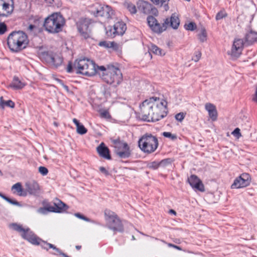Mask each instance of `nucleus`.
<instances>
[{"label":"nucleus","mask_w":257,"mask_h":257,"mask_svg":"<svg viewBox=\"0 0 257 257\" xmlns=\"http://www.w3.org/2000/svg\"><path fill=\"white\" fill-rule=\"evenodd\" d=\"M65 20L60 13H53L45 19L43 26L50 33H58L62 31Z\"/></svg>","instance_id":"39448f33"},{"label":"nucleus","mask_w":257,"mask_h":257,"mask_svg":"<svg viewBox=\"0 0 257 257\" xmlns=\"http://www.w3.org/2000/svg\"><path fill=\"white\" fill-rule=\"evenodd\" d=\"M25 84L22 82L17 77H14L10 86L14 89H20L23 88Z\"/></svg>","instance_id":"bb28decb"},{"label":"nucleus","mask_w":257,"mask_h":257,"mask_svg":"<svg viewBox=\"0 0 257 257\" xmlns=\"http://www.w3.org/2000/svg\"><path fill=\"white\" fill-rule=\"evenodd\" d=\"M11 225L14 230L21 233V234L25 230V228H24L22 225L17 223H13Z\"/></svg>","instance_id":"f704fd0d"},{"label":"nucleus","mask_w":257,"mask_h":257,"mask_svg":"<svg viewBox=\"0 0 257 257\" xmlns=\"http://www.w3.org/2000/svg\"><path fill=\"white\" fill-rule=\"evenodd\" d=\"M232 134L238 139L241 136L240 133V129L238 127L234 129V130L232 132Z\"/></svg>","instance_id":"c03bdc74"},{"label":"nucleus","mask_w":257,"mask_h":257,"mask_svg":"<svg viewBox=\"0 0 257 257\" xmlns=\"http://www.w3.org/2000/svg\"><path fill=\"white\" fill-rule=\"evenodd\" d=\"M111 142L113 144L115 148L116 154L120 158H127L131 156V151L127 144L121 141L119 138L116 139L111 138Z\"/></svg>","instance_id":"1a4fd4ad"},{"label":"nucleus","mask_w":257,"mask_h":257,"mask_svg":"<svg viewBox=\"0 0 257 257\" xmlns=\"http://www.w3.org/2000/svg\"><path fill=\"white\" fill-rule=\"evenodd\" d=\"M74 215L77 218L82 219L85 221L91 222V220L89 218L84 216V215L79 213H76L74 214Z\"/></svg>","instance_id":"a19ab883"},{"label":"nucleus","mask_w":257,"mask_h":257,"mask_svg":"<svg viewBox=\"0 0 257 257\" xmlns=\"http://www.w3.org/2000/svg\"><path fill=\"white\" fill-rule=\"evenodd\" d=\"M73 122L76 125V128L78 127V125H79L81 124L76 118H73Z\"/></svg>","instance_id":"4d7b16f0"},{"label":"nucleus","mask_w":257,"mask_h":257,"mask_svg":"<svg viewBox=\"0 0 257 257\" xmlns=\"http://www.w3.org/2000/svg\"><path fill=\"white\" fill-rule=\"evenodd\" d=\"M53 204V206H49L39 208L38 212L42 214H45L47 212L62 213L66 211L69 208L67 205L58 198L54 199Z\"/></svg>","instance_id":"9b49d317"},{"label":"nucleus","mask_w":257,"mask_h":257,"mask_svg":"<svg viewBox=\"0 0 257 257\" xmlns=\"http://www.w3.org/2000/svg\"><path fill=\"white\" fill-rule=\"evenodd\" d=\"M97 69L101 79L107 84L116 87L122 81V74L118 68L113 65L108 66L107 68L100 66H97Z\"/></svg>","instance_id":"f03ea898"},{"label":"nucleus","mask_w":257,"mask_h":257,"mask_svg":"<svg viewBox=\"0 0 257 257\" xmlns=\"http://www.w3.org/2000/svg\"><path fill=\"white\" fill-rule=\"evenodd\" d=\"M159 166H160L159 163L153 162L150 164V168H153V169H157Z\"/></svg>","instance_id":"603ef678"},{"label":"nucleus","mask_w":257,"mask_h":257,"mask_svg":"<svg viewBox=\"0 0 257 257\" xmlns=\"http://www.w3.org/2000/svg\"><path fill=\"white\" fill-rule=\"evenodd\" d=\"M243 40L248 45L252 44L257 41V32L252 30L247 31Z\"/></svg>","instance_id":"4be33fe9"},{"label":"nucleus","mask_w":257,"mask_h":257,"mask_svg":"<svg viewBox=\"0 0 257 257\" xmlns=\"http://www.w3.org/2000/svg\"><path fill=\"white\" fill-rule=\"evenodd\" d=\"M100 116L102 117L108 118L110 117V114L108 111L103 110L100 112Z\"/></svg>","instance_id":"de8ad7c7"},{"label":"nucleus","mask_w":257,"mask_h":257,"mask_svg":"<svg viewBox=\"0 0 257 257\" xmlns=\"http://www.w3.org/2000/svg\"><path fill=\"white\" fill-rule=\"evenodd\" d=\"M201 56V53L200 51H197L195 53V56L192 58V60L195 62H198L200 59Z\"/></svg>","instance_id":"a18cd8bd"},{"label":"nucleus","mask_w":257,"mask_h":257,"mask_svg":"<svg viewBox=\"0 0 257 257\" xmlns=\"http://www.w3.org/2000/svg\"><path fill=\"white\" fill-rule=\"evenodd\" d=\"M246 44L241 39H235L232 46L231 55L233 57H238L241 54L244 45Z\"/></svg>","instance_id":"a211bd4d"},{"label":"nucleus","mask_w":257,"mask_h":257,"mask_svg":"<svg viewBox=\"0 0 257 257\" xmlns=\"http://www.w3.org/2000/svg\"><path fill=\"white\" fill-rule=\"evenodd\" d=\"M0 197H2L4 200H5L6 201L7 200V198H8V197H7L6 196L4 195L3 194H2L1 192H0Z\"/></svg>","instance_id":"052dcab7"},{"label":"nucleus","mask_w":257,"mask_h":257,"mask_svg":"<svg viewBox=\"0 0 257 257\" xmlns=\"http://www.w3.org/2000/svg\"><path fill=\"white\" fill-rule=\"evenodd\" d=\"M252 100L257 103V87L256 88L255 93L252 96Z\"/></svg>","instance_id":"6e6d98bb"},{"label":"nucleus","mask_w":257,"mask_h":257,"mask_svg":"<svg viewBox=\"0 0 257 257\" xmlns=\"http://www.w3.org/2000/svg\"><path fill=\"white\" fill-rule=\"evenodd\" d=\"M153 4L156 5H160L164 6L165 11H168L169 9L168 2L169 0H150Z\"/></svg>","instance_id":"c756f323"},{"label":"nucleus","mask_w":257,"mask_h":257,"mask_svg":"<svg viewBox=\"0 0 257 257\" xmlns=\"http://www.w3.org/2000/svg\"><path fill=\"white\" fill-rule=\"evenodd\" d=\"M73 68L74 67H73L72 63L69 62L66 68L67 72L68 73H72L73 72Z\"/></svg>","instance_id":"3c124183"},{"label":"nucleus","mask_w":257,"mask_h":257,"mask_svg":"<svg viewBox=\"0 0 257 257\" xmlns=\"http://www.w3.org/2000/svg\"><path fill=\"white\" fill-rule=\"evenodd\" d=\"M172 163V160L170 158H168L166 159H164L159 162V164L160 166L165 167L169 164H171Z\"/></svg>","instance_id":"58836bf2"},{"label":"nucleus","mask_w":257,"mask_h":257,"mask_svg":"<svg viewBox=\"0 0 257 257\" xmlns=\"http://www.w3.org/2000/svg\"><path fill=\"white\" fill-rule=\"evenodd\" d=\"M225 13L222 12H220L217 14L216 15V19L217 20H219L222 19L224 17H225Z\"/></svg>","instance_id":"8fccbe9b"},{"label":"nucleus","mask_w":257,"mask_h":257,"mask_svg":"<svg viewBox=\"0 0 257 257\" xmlns=\"http://www.w3.org/2000/svg\"><path fill=\"white\" fill-rule=\"evenodd\" d=\"M140 149L144 153L151 154L158 147L159 142L157 138L150 133L143 135L138 141Z\"/></svg>","instance_id":"0eeeda50"},{"label":"nucleus","mask_w":257,"mask_h":257,"mask_svg":"<svg viewBox=\"0 0 257 257\" xmlns=\"http://www.w3.org/2000/svg\"><path fill=\"white\" fill-rule=\"evenodd\" d=\"M205 109L208 112L209 117L212 121H215L217 118V111L215 106L210 103H207L205 105Z\"/></svg>","instance_id":"b1692460"},{"label":"nucleus","mask_w":257,"mask_h":257,"mask_svg":"<svg viewBox=\"0 0 257 257\" xmlns=\"http://www.w3.org/2000/svg\"><path fill=\"white\" fill-rule=\"evenodd\" d=\"M124 6L127 9V10L131 13L132 14H135L137 12V9L135 5L133 4L125 2L124 3Z\"/></svg>","instance_id":"7c9ffc66"},{"label":"nucleus","mask_w":257,"mask_h":257,"mask_svg":"<svg viewBox=\"0 0 257 257\" xmlns=\"http://www.w3.org/2000/svg\"><path fill=\"white\" fill-rule=\"evenodd\" d=\"M147 23L150 29L157 34H161L168 27L177 29L180 24V20L175 14H173L170 18H166L161 25L157 19L152 16L147 17Z\"/></svg>","instance_id":"7ed1b4c3"},{"label":"nucleus","mask_w":257,"mask_h":257,"mask_svg":"<svg viewBox=\"0 0 257 257\" xmlns=\"http://www.w3.org/2000/svg\"><path fill=\"white\" fill-rule=\"evenodd\" d=\"M38 21H39V20H35V23H38Z\"/></svg>","instance_id":"69168bd1"},{"label":"nucleus","mask_w":257,"mask_h":257,"mask_svg":"<svg viewBox=\"0 0 257 257\" xmlns=\"http://www.w3.org/2000/svg\"><path fill=\"white\" fill-rule=\"evenodd\" d=\"M188 182L193 188L201 192H204L205 191L203 184L196 175H191L190 177L188 178Z\"/></svg>","instance_id":"6ab92c4d"},{"label":"nucleus","mask_w":257,"mask_h":257,"mask_svg":"<svg viewBox=\"0 0 257 257\" xmlns=\"http://www.w3.org/2000/svg\"><path fill=\"white\" fill-rule=\"evenodd\" d=\"M29 40L27 35L23 31H14L7 38V44L11 51L18 52L27 48Z\"/></svg>","instance_id":"20e7f679"},{"label":"nucleus","mask_w":257,"mask_h":257,"mask_svg":"<svg viewBox=\"0 0 257 257\" xmlns=\"http://www.w3.org/2000/svg\"><path fill=\"white\" fill-rule=\"evenodd\" d=\"M75 248H76V249H77V250H79V249H81V245H76V246H75Z\"/></svg>","instance_id":"0e129e2a"},{"label":"nucleus","mask_w":257,"mask_h":257,"mask_svg":"<svg viewBox=\"0 0 257 257\" xmlns=\"http://www.w3.org/2000/svg\"><path fill=\"white\" fill-rule=\"evenodd\" d=\"M167 102L157 97L144 100L140 105L142 119L147 121H157L167 114Z\"/></svg>","instance_id":"f257e3e1"},{"label":"nucleus","mask_w":257,"mask_h":257,"mask_svg":"<svg viewBox=\"0 0 257 257\" xmlns=\"http://www.w3.org/2000/svg\"><path fill=\"white\" fill-rule=\"evenodd\" d=\"M45 1L53 7H59L61 5L60 0H45Z\"/></svg>","instance_id":"e433bc0d"},{"label":"nucleus","mask_w":257,"mask_h":257,"mask_svg":"<svg viewBox=\"0 0 257 257\" xmlns=\"http://www.w3.org/2000/svg\"><path fill=\"white\" fill-rule=\"evenodd\" d=\"M106 35L111 38H114L116 35L122 36L126 30V26L122 21L117 22L112 26H108L106 28Z\"/></svg>","instance_id":"f8f14e48"},{"label":"nucleus","mask_w":257,"mask_h":257,"mask_svg":"<svg viewBox=\"0 0 257 257\" xmlns=\"http://www.w3.org/2000/svg\"><path fill=\"white\" fill-rule=\"evenodd\" d=\"M22 237L28 240L33 244H38V240L39 238L29 228L25 229L24 231L21 233Z\"/></svg>","instance_id":"aec40b11"},{"label":"nucleus","mask_w":257,"mask_h":257,"mask_svg":"<svg viewBox=\"0 0 257 257\" xmlns=\"http://www.w3.org/2000/svg\"><path fill=\"white\" fill-rule=\"evenodd\" d=\"M162 135L167 138L170 139L172 141H175L177 139V136L175 134H172L170 132H165L162 133Z\"/></svg>","instance_id":"72a5a7b5"},{"label":"nucleus","mask_w":257,"mask_h":257,"mask_svg":"<svg viewBox=\"0 0 257 257\" xmlns=\"http://www.w3.org/2000/svg\"><path fill=\"white\" fill-rule=\"evenodd\" d=\"M90 25L91 21L88 19H81L77 23L78 31L81 36L85 39L90 37Z\"/></svg>","instance_id":"4468645a"},{"label":"nucleus","mask_w":257,"mask_h":257,"mask_svg":"<svg viewBox=\"0 0 257 257\" xmlns=\"http://www.w3.org/2000/svg\"><path fill=\"white\" fill-rule=\"evenodd\" d=\"M59 81L61 83V84H62V86H63V87L64 88V89L67 91V92H69V87L68 86H67L66 85L64 84L63 82H62V81L61 80H59Z\"/></svg>","instance_id":"5fc2aeb1"},{"label":"nucleus","mask_w":257,"mask_h":257,"mask_svg":"<svg viewBox=\"0 0 257 257\" xmlns=\"http://www.w3.org/2000/svg\"><path fill=\"white\" fill-rule=\"evenodd\" d=\"M39 58L46 63L51 64L55 67L60 66L63 62V59L59 56L54 54L51 51H42L38 53Z\"/></svg>","instance_id":"9d476101"},{"label":"nucleus","mask_w":257,"mask_h":257,"mask_svg":"<svg viewBox=\"0 0 257 257\" xmlns=\"http://www.w3.org/2000/svg\"><path fill=\"white\" fill-rule=\"evenodd\" d=\"M39 172L43 176L47 175L48 170L45 167L40 166L39 167Z\"/></svg>","instance_id":"79ce46f5"},{"label":"nucleus","mask_w":257,"mask_h":257,"mask_svg":"<svg viewBox=\"0 0 257 257\" xmlns=\"http://www.w3.org/2000/svg\"><path fill=\"white\" fill-rule=\"evenodd\" d=\"M97 66L93 61L86 58L77 59L74 63V69L76 70V73L87 76H94L98 72Z\"/></svg>","instance_id":"423d86ee"},{"label":"nucleus","mask_w":257,"mask_h":257,"mask_svg":"<svg viewBox=\"0 0 257 257\" xmlns=\"http://www.w3.org/2000/svg\"><path fill=\"white\" fill-rule=\"evenodd\" d=\"M107 226L114 232H122L124 231L123 225L117 215L110 210L104 212Z\"/></svg>","instance_id":"6e6552de"},{"label":"nucleus","mask_w":257,"mask_h":257,"mask_svg":"<svg viewBox=\"0 0 257 257\" xmlns=\"http://www.w3.org/2000/svg\"><path fill=\"white\" fill-rule=\"evenodd\" d=\"M186 113L184 112H180L175 115V118L177 120L181 122L185 116Z\"/></svg>","instance_id":"ea45409f"},{"label":"nucleus","mask_w":257,"mask_h":257,"mask_svg":"<svg viewBox=\"0 0 257 257\" xmlns=\"http://www.w3.org/2000/svg\"><path fill=\"white\" fill-rule=\"evenodd\" d=\"M91 12L95 17H102L106 19L111 18L113 13L110 7L108 6L101 7L98 5L93 6Z\"/></svg>","instance_id":"ddd939ff"},{"label":"nucleus","mask_w":257,"mask_h":257,"mask_svg":"<svg viewBox=\"0 0 257 257\" xmlns=\"http://www.w3.org/2000/svg\"><path fill=\"white\" fill-rule=\"evenodd\" d=\"M172 247H173L175 248H176L178 250H181V248L180 246L176 245H172Z\"/></svg>","instance_id":"680f3d73"},{"label":"nucleus","mask_w":257,"mask_h":257,"mask_svg":"<svg viewBox=\"0 0 257 257\" xmlns=\"http://www.w3.org/2000/svg\"><path fill=\"white\" fill-rule=\"evenodd\" d=\"M59 254L60 255H62L64 257H70L69 256H68V255H67L66 253L63 252L61 250H60V252L59 253Z\"/></svg>","instance_id":"bf43d9fd"},{"label":"nucleus","mask_w":257,"mask_h":257,"mask_svg":"<svg viewBox=\"0 0 257 257\" xmlns=\"http://www.w3.org/2000/svg\"><path fill=\"white\" fill-rule=\"evenodd\" d=\"M87 132V129L81 123L77 127V133L80 135H84L86 134Z\"/></svg>","instance_id":"c9c22d12"},{"label":"nucleus","mask_w":257,"mask_h":257,"mask_svg":"<svg viewBox=\"0 0 257 257\" xmlns=\"http://www.w3.org/2000/svg\"><path fill=\"white\" fill-rule=\"evenodd\" d=\"M97 152L99 155L105 159L107 160L111 159V156L110 155V152L108 148L105 146L103 143H101L97 147Z\"/></svg>","instance_id":"5701e85b"},{"label":"nucleus","mask_w":257,"mask_h":257,"mask_svg":"<svg viewBox=\"0 0 257 257\" xmlns=\"http://www.w3.org/2000/svg\"><path fill=\"white\" fill-rule=\"evenodd\" d=\"M149 51L156 55L160 56H163L165 54L164 50L154 44L151 45L149 48Z\"/></svg>","instance_id":"cd10ccee"},{"label":"nucleus","mask_w":257,"mask_h":257,"mask_svg":"<svg viewBox=\"0 0 257 257\" xmlns=\"http://www.w3.org/2000/svg\"><path fill=\"white\" fill-rule=\"evenodd\" d=\"M137 6L139 10L145 14H152L155 16L158 15L157 9L148 2L139 1L137 3Z\"/></svg>","instance_id":"2eb2a0df"},{"label":"nucleus","mask_w":257,"mask_h":257,"mask_svg":"<svg viewBox=\"0 0 257 257\" xmlns=\"http://www.w3.org/2000/svg\"><path fill=\"white\" fill-rule=\"evenodd\" d=\"M12 190H15L16 191L14 193L17 192V194L20 196H26L27 195V191L23 188L20 183H17L13 185Z\"/></svg>","instance_id":"a878e982"},{"label":"nucleus","mask_w":257,"mask_h":257,"mask_svg":"<svg viewBox=\"0 0 257 257\" xmlns=\"http://www.w3.org/2000/svg\"><path fill=\"white\" fill-rule=\"evenodd\" d=\"M111 43H113L114 45H113V47H111V48H113L114 50H117L118 49V45L114 42H112Z\"/></svg>","instance_id":"13d9d810"},{"label":"nucleus","mask_w":257,"mask_h":257,"mask_svg":"<svg viewBox=\"0 0 257 257\" xmlns=\"http://www.w3.org/2000/svg\"><path fill=\"white\" fill-rule=\"evenodd\" d=\"M7 31V26L4 23H0V35H2Z\"/></svg>","instance_id":"49530a36"},{"label":"nucleus","mask_w":257,"mask_h":257,"mask_svg":"<svg viewBox=\"0 0 257 257\" xmlns=\"http://www.w3.org/2000/svg\"><path fill=\"white\" fill-rule=\"evenodd\" d=\"M38 243H39L36 244L35 245H40L43 248L46 249L47 250H48L50 248H52L58 253L61 250V249L56 247L54 245L48 243L47 241H43L40 238L38 240Z\"/></svg>","instance_id":"393cba45"},{"label":"nucleus","mask_w":257,"mask_h":257,"mask_svg":"<svg viewBox=\"0 0 257 257\" xmlns=\"http://www.w3.org/2000/svg\"><path fill=\"white\" fill-rule=\"evenodd\" d=\"M99 170L101 172L104 173L106 175H109L108 172L105 169V168L103 167H100L99 168Z\"/></svg>","instance_id":"864d4df0"},{"label":"nucleus","mask_w":257,"mask_h":257,"mask_svg":"<svg viewBox=\"0 0 257 257\" xmlns=\"http://www.w3.org/2000/svg\"><path fill=\"white\" fill-rule=\"evenodd\" d=\"M27 193L34 196H38L40 194V186L37 182L27 183L25 184Z\"/></svg>","instance_id":"412c9836"},{"label":"nucleus","mask_w":257,"mask_h":257,"mask_svg":"<svg viewBox=\"0 0 257 257\" xmlns=\"http://www.w3.org/2000/svg\"><path fill=\"white\" fill-rule=\"evenodd\" d=\"M169 212L171 214H173L174 215H176V212L175 210H173V209H170L169 210Z\"/></svg>","instance_id":"e2e57ef3"},{"label":"nucleus","mask_w":257,"mask_h":257,"mask_svg":"<svg viewBox=\"0 0 257 257\" xmlns=\"http://www.w3.org/2000/svg\"><path fill=\"white\" fill-rule=\"evenodd\" d=\"M6 201L9 202V203L11 204H13V205H16V206H21V204H20V202H18L16 200H13L9 197H8L7 198V200Z\"/></svg>","instance_id":"37998d69"},{"label":"nucleus","mask_w":257,"mask_h":257,"mask_svg":"<svg viewBox=\"0 0 257 257\" xmlns=\"http://www.w3.org/2000/svg\"><path fill=\"white\" fill-rule=\"evenodd\" d=\"M13 0H0V17H7L13 11Z\"/></svg>","instance_id":"f3484780"},{"label":"nucleus","mask_w":257,"mask_h":257,"mask_svg":"<svg viewBox=\"0 0 257 257\" xmlns=\"http://www.w3.org/2000/svg\"><path fill=\"white\" fill-rule=\"evenodd\" d=\"M0 106L3 108L6 106L13 108L15 107V104L14 102L11 100H9L7 101L4 100L3 99V97L1 96L0 97Z\"/></svg>","instance_id":"c85d7f7f"},{"label":"nucleus","mask_w":257,"mask_h":257,"mask_svg":"<svg viewBox=\"0 0 257 257\" xmlns=\"http://www.w3.org/2000/svg\"><path fill=\"white\" fill-rule=\"evenodd\" d=\"M172 245H173V244H171V243H169V246H172Z\"/></svg>","instance_id":"338daca9"},{"label":"nucleus","mask_w":257,"mask_h":257,"mask_svg":"<svg viewBox=\"0 0 257 257\" xmlns=\"http://www.w3.org/2000/svg\"><path fill=\"white\" fill-rule=\"evenodd\" d=\"M198 38L201 42H204L207 40V33L205 28H202L201 32L198 34Z\"/></svg>","instance_id":"2f4dec72"},{"label":"nucleus","mask_w":257,"mask_h":257,"mask_svg":"<svg viewBox=\"0 0 257 257\" xmlns=\"http://www.w3.org/2000/svg\"><path fill=\"white\" fill-rule=\"evenodd\" d=\"M184 28L186 30L192 31L197 28V26L194 22H190L188 24H185Z\"/></svg>","instance_id":"473e14b6"},{"label":"nucleus","mask_w":257,"mask_h":257,"mask_svg":"<svg viewBox=\"0 0 257 257\" xmlns=\"http://www.w3.org/2000/svg\"><path fill=\"white\" fill-rule=\"evenodd\" d=\"M37 29V26L33 24H30L28 27L27 28V31L30 33L32 32L34 30H36Z\"/></svg>","instance_id":"09e8293b"},{"label":"nucleus","mask_w":257,"mask_h":257,"mask_svg":"<svg viewBox=\"0 0 257 257\" xmlns=\"http://www.w3.org/2000/svg\"><path fill=\"white\" fill-rule=\"evenodd\" d=\"M113 45H114L113 43L107 41H101L99 43V46L107 48H111L113 47Z\"/></svg>","instance_id":"4c0bfd02"},{"label":"nucleus","mask_w":257,"mask_h":257,"mask_svg":"<svg viewBox=\"0 0 257 257\" xmlns=\"http://www.w3.org/2000/svg\"><path fill=\"white\" fill-rule=\"evenodd\" d=\"M250 176L247 173H243L236 178L231 185V188H240L248 186L250 184Z\"/></svg>","instance_id":"dca6fc26"}]
</instances>
